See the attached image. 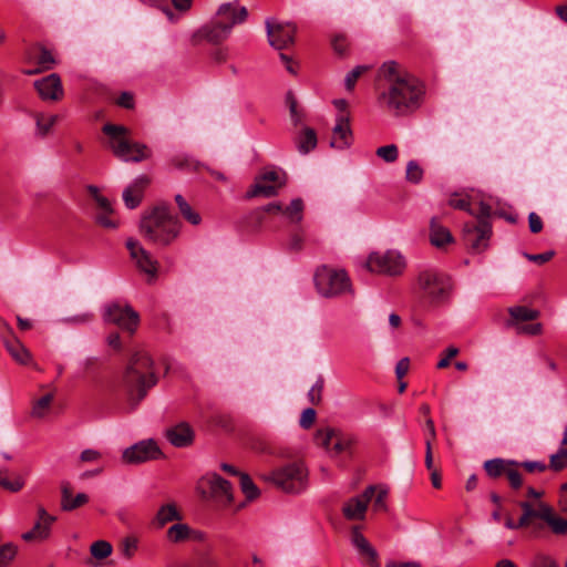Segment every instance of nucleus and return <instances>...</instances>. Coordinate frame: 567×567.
<instances>
[{
    "label": "nucleus",
    "instance_id": "37998d69",
    "mask_svg": "<svg viewBox=\"0 0 567 567\" xmlns=\"http://www.w3.org/2000/svg\"><path fill=\"white\" fill-rule=\"evenodd\" d=\"M336 436L337 433L331 429L319 430L316 434V442L330 452Z\"/></svg>",
    "mask_w": 567,
    "mask_h": 567
},
{
    "label": "nucleus",
    "instance_id": "5701e85b",
    "mask_svg": "<svg viewBox=\"0 0 567 567\" xmlns=\"http://www.w3.org/2000/svg\"><path fill=\"white\" fill-rule=\"evenodd\" d=\"M248 17L246 7L237 8L231 2H226L219 6L217 10V21H227L230 24V31L234 25L244 23Z\"/></svg>",
    "mask_w": 567,
    "mask_h": 567
},
{
    "label": "nucleus",
    "instance_id": "bf43d9fd",
    "mask_svg": "<svg viewBox=\"0 0 567 567\" xmlns=\"http://www.w3.org/2000/svg\"><path fill=\"white\" fill-rule=\"evenodd\" d=\"M555 252L553 250L545 251L543 254H524L525 258L529 261L537 262L539 265L549 261L554 257Z\"/></svg>",
    "mask_w": 567,
    "mask_h": 567
},
{
    "label": "nucleus",
    "instance_id": "f257e3e1",
    "mask_svg": "<svg viewBox=\"0 0 567 567\" xmlns=\"http://www.w3.org/2000/svg\"><path fill=\"white\" fill-rule=\"evenodd\" d=\"M377 101L379 106L393 116H406L421 107L425 96L424 84L403 71L395 61L384 62L379 71Z\"/></svg>",
    "mask_w": 567,
    "mask_h": 567
},
{
    "label": "nucleus",
    "instance_id": "338daca9",
    "mask_svg": "<svg viewBox=\"0 0 567 567\" xmlns=\"http://www.w3.org/2000/svg\"><path fill=\"white\" fill-rule=\"evenodd\" d=\"M332 48H333L336 53H338L340 55L344 54V52L347 50L346 38L342 37V35L334 37L333 40H332Z\"/></svg>",
    "mask_w": 567,
    "mask_h": 567
},
{
    "label": "nucleus",
    "instance_id": "f03ea898",
    "mask_svg": "<svg viewBox=\"0 0 567 567\" xmlns=\"http://www.w3.org/2000/svg\"><path fill=\"white\" fill-rule=\"evenodd\" d=\"M157 383L154 362L145 351H136L126 367L123 386L131 410H135L147 391Z\"/></svg>",
    "mask_w": 567,
    "mask_h": 567
},
{
    "label": "nucleus",
    "instance_id": "a19ab883",
    "mask_svg": "<svg viewBox=\"0 0 567 567\" xmlns=\"http://www.w3.org/2000/svg\"><path fill=\"white\" fill-rule=\"evenodd\" d=\"M549 467L559 472L567 467V449L560 447L555 454L550 455Z\"/></svg>",
    "mask_w": 567,
    "mask_h": 567
},
{
    "label": "nucleus",
    "instance_id": "680f3d73",
    "mask_svg": "<svg viewBox=\"0 0 567 567\" xmlns=\"http://www.w3.org/2000/svg\"><path fill=\"white\" fill-rule=\"evenodd\" d=\"M388 495V492L386 489H383V488H380L377 493V495L374 494L372 499H373V506H374V509L375 511H384L386 508V505H385V497Z\"/></svg>",
    "mask_w": 567,
    "mask_h": 567
},
{
    "label": "nucleus",
    "instance_id": "4c0bfd02",
    "mask_svg": "<svg viewBox=\"0 0 567 567\" xmlns=\"http://www.w3.org/2000/svg\"><path fill=\"white\" fill-rule=\"evenodd\" d=\"M59 116L58 115H44V114H37L35 116V124L38 134L41 136H45L49 134L53 125L58 122Z\"/></svg>",
    "mask_w": 567,
    "mask_h": 567
},
{
    "label": "nucleus",
    "instance_id": "09e8293b",
    "mask_svg": "<svg viewBox=\"0 0 567 567\" xmlns=\"http://www.w3.org/2000/svg\"><path fill=\"white\" fill-rule=\"evenodd\" d=\"M423 177V169L415 161H410L406 165V179L411 183L417 184Z\"/></svg>",
    "mask_w": 567,
    "mask_h": 567
},
{
    "label": "nucleus",
    "instance_id": "bb28decb",
    "mask_svg": "<svg viewBox=\"0 0 567 567\" xmlns=\"http://www.w3.org/2000/svg\"><path fill=\"white\" fill-rule=\"evenodd\" d=\"M295 143L300 154H308L310 151L315 150L318 143L315 130L305 127L295 138Z\"/></svg>",
    "mask_w": 567,
    "mask_h": 567
},
{
    "label": "nucleus",
    "instance_id": "ddd939ff",
    "mask_svg": "<svg viewBox=\"0 0 567 567\" xmlns=\"http://www.w3.org/2000/svg\"><path fill=\"white\" fill-rule=\"evenodd\" d=\"M377 491L373 485L368 486L362 494L349 498L342 506V514L349 520H362L365 517L368 504Z\"/></svg>",
    "mask_w": 567,
    "mask_h": 567
},
{
    "label": "nucleus",
    "instance_id": "423d86ee",
    "mask_svg": "<svg viewBox=\"0 0 567 567\" xmlns=\"http://www.w3.org/2000/svg\"><path fill=\"white\" fill-rule=\"evenodd\" d=\"M266 480L286 493L299 494L308 486V470L302 462H292L275 470Z\"/></svg>",
    "mask_w": 567,
    "mask_h": 567
},
{
    "label": "nucleus",
    "instance_id": "6e6552de",
    "mask_svg": "<svg viewBox=\"0 0 567 567\" xmlns=\"http://www.w3.org/2000/svg\"><path fill=\"white\" fill-rule=\"evenodd\" d=\"M318 292L323 297H337L351 290L350 279L342 269L322 266L315 274Z\"/></svg>",
    "mask_w": 567,
    "mask_h": 567
},
{
    "label": "nucleus",
    "instance_id": "4be33fe9",
    "mask_svg": "<svg viewBox=\"0 0 567 567\" xmlns=\"http://www.w3.org/2000/svg\"><path fill=\"white\" fill-rule=\"evenodd\" d=\"M351 540L359 554L364 558V563L370 567H380L378 553L361 534L359 527L352 528Z\"/></svg>",
    "mask_w": 567,
    "mask_h": 567
},
{
    "label": "nucleus",
    "instance_id": "0e129e2a",
    "mask_svg": "<svg viewBox=\"0 0 567 567\" xmlns=\"http://www.w3.org/2000/svg\"><path fill=\"white\" fill-rule=\"evenodd\" d=\"M111 213L101 212L96 215V221L101 226L110 229H114L117 227V224L110 218Z\"/></svg>",
    "mask_w": 567,
    "mask_h": 567
},
{
    "label": "nucleus",
    "instance_id": "5fc2aeb1",
    "mask_svg": "<svg viewBox=\"0 0 567 567\" xmlns=\"http://www.w3.org/2000/svg\"><path fill=\"white\" fill-rule=\"evenodd\" d=\"M543 326L539 322L536 323H527V324H517L516 331L522 334L537 336L542 332Z\"/></svg>",
    "mask_w": 567,
    "mask_h": 567
},
{
    "label": "nucleus",
    "instance_id": "b1692460",
    "mask_svg": "<svg viewBox=\"0 0 567 567\" xmlns=\"http://www.w3.org/2000/svg\"><path fill=\"white\" fill-rule=\"evenodd\" d=\"M519 507L523 511L522 516L518 519V525L528 526L534 518H540L546 522L550 511V506L539 502L537 507H534L529 502H520Z\"/></svg>",
    "mask_w": 567,
    "mask_h": 567
},
{
    "label": "nucleus",
    "instance_id": "a878e982",
    "mask_svg": "<svg viewBox=\"0 0 567 567\" xmlns=\"http://www.w3.org/2000/svg\"><path fill=\"white\" fill-rule=\"evenodd\" d=\"M89 502V496L84 493H79L76 496L72 495V488L69 483H63L61 486V507L65 512H71L78 507L83 506Z\"/></svg>",
    "mask_w": 567,
    "mask_h": 567
},
{
    "label": "nucleus",
    "instance_id": "f8f14e48",
    "mask_svg": "<svg viewBox=\"0 0 567 567\" xmlns=\"http://www.w3.org/2000/svg\"><path fill=\"white\" fill-rule=\"evenodd\" d=\"M163 456L161 449L152 439L140 441L125 449L122 458L127 464H141Z\"/></svg>",
    "mask_w": 567,
    "mask_h": 567
},
{
    "label": "nucleus",
    "instance_id": "6ab92c4d",
    "mask_svg": "<svg viewBox=\"0 0 567 567\" xmlns=\"http://www.w3.org/2000/svg\"><path fill=\"white\" fill-rule=\"evenodd\" d=\"M150 183L148 176L140 175L123 190L122 198L126 208L134 209L141 204L144 190Z\"/></svg>",
    "mask_w": 567,
    "mask_h": 567
},
{
    "label": "nucleus",
    "instance_id": "c85d7f7f",
    "mask_svg": "<svg viewBox=\"0 0 567 567\" xmlns=\"http://www.w3.org/2000/svg\"><path fill=\"white\" fill-rule=\"evenodd\" d=\"M430 239L432 245L443 247L445 244L451 243L453 237L447 228L440 225L435 218H432Z\"/></svg>",
    "mask_w": 567,
    "mask_h": 567
},
{
    "label": "nucleus",
    "instance_id": "e433bc0d",
    "mask_svg": "<svg viewBox=\"0 0 567 567\" xmlns=\"http://www.w3.org/2000/svg\"><path fill=\"white\" fill-rule=\"evenodd\" d=\"M138 549V538L136 536L130 535L122 539L118 550L121 555L126 559H132Z\"/></svg>",
    "mask_w": 567,
    "mask_h": 567
},
{
    "label": "nucleus",
    "instance_id": "4468645a",
    "mask_svg": "<svg viewBox=\"0 0 567 567\" xmlns=\"http://www.w3.org/2000/svg\"><path fill=\"white\" fill-rule=\"evenodd\" d=\"M269 44L276 50H284L295 41L296 27L291 23H272L266 21Z\"/></svg>",
    "mask_w": 567,
    "mask_h": 567
},
{
    "label": "nucleus",
    "instance_id": "72a5a7b5",
    "mask_svg": "<svg viewBox=\"0 0 567 567\" xmlns=\"http://www.w3.org/2000/svg\"><path fill=\"white\" fill-rule=\"evenodd\" d=\"M193 530L187 524L177 523L167 529V538L172 543H182L190 537Z\"/></svg>",
    "mask_w": 567,
    "mask_h": 567
},
{
    "label": "nucleus",
    "instance_id": "473e14b6",
    "mask_svg": "<svg viewBox=\"0 0 567 567\" xmlns=\"http://www.w3.org/2000/svg\"><path fill=\"white\" fill-rule=\"evenodd\" d=\"M51 525H47L44 522L37 520L33 528L22 534V539L25 542H32L35 539L42 540L50 536Z\"/></svg>",
    "mask_w": 567,
    "mask_h": 567
},
{
    "label": "nucleus",
    "instance_id": "58836bf2",
    "mask_svg": "<svg viewBox=\"0 0 567 567\" xmlns=\"http://www.w3.org/2000/svg\"><path fill=\"white\" fill-rule=\"evenodd\" d=\"M240 488L247 501H254L259 496V488L248 474H240Z\"/></svg>",
    "mask_w": 567,
    "mask_h": 567
},
{
    "label": "nucleus",
    "instance_id": "49530a36",
    "mask_svg": "<svg viewBox=\"0 0 567 567\" xmlns=\"http://www.w3.org/2000/svg\"><path fill=\"white\" fill-rule=\"evenodd\" d=\"M368 70L369 66L367 65H358L353 70H351L344 79L346 89L348 91H352L355 86L358 79Z\"/></svg>",
    "mask_w": 567,
    "mask_h": 567
},
{
    "label": "nucleus",
    "instance_id": "f704fd0d",
    "mask_svg": "<svg viewBox=\"0 0 567 567\" xmlns=\"http://www.w3.org/2000/svg\"><path fill=\"white\" fill-rule=\"evenodd\" d=\"M30 59L44 71L52 69L55 64L52 52L42 47L37 49Z\"/></svg>",
    "mask_w": 567,
    "mask_h": 567
},
{
    "label": "nucleus",
    "instance_id": "39448f33",
    "mask_svg": "<svg viewBox=\"0 0 567 567\" xmlns=\"http://www.w3.org/2000/svg\"><path fill=\"white\" fill-rule=\"evenodd\" d=\"M109 137V146L114 156L123 162L140 163L152 156L147 145L130 140V131L123 125L107 123L102 128Z\"/></svg>",
    "mask_w": 567,
    "mask_h": 567
},
{
    "label": "nucleus",
    "instance_id": "c9c22d12",
    "mask_svg": "<svg viewBox=\"0 0 567 567\" xmlns=\"http://www.w3.org/2000/svg\"><path fill=\"white\" fill-rule=\"evenodd\" d=\"M513 320L516 321H532L539 317V311L524 306H516L508 309Z\"/></svg>",
    "mask_w": 567,
    "mask_h": 567
},
{
    "label": "nucleus",
    "instance_id": "aec40b11",
    "mask_svg": "<svg viewBox=\"0 0 567 567\" xmlns=\"http://www.w3.org/2000/svg\"><path fill=\"white\" fill-rule=\"evenodd\" d=\"M34 87L43 100L56 101L63 96L61 79L56 73L35 81Z\"/></svg>",
    "mask_w": 567,
    "mask_h": 567
},
{
    "label": "nucleus",
    "instance_id": "9b49d317",
    "mask_svg": "<svg viewBox=\"0 0 567 567\" xmlns=\"http://www.w3.org/2000/svg\"><path fill=\"white\" fill-rule=\"evenodd\" d=\"M285 184V174L277 169H268L261 173L255 184L248 190V197L264 196L272 197L277 195L278 189Z\"/></svg>",
    "mask_w": 567,
    "mask_h": 567
},
{
    "label": "nucleus",
    "instance_id": "e2e57ef3",
    "mask_svg": "<svg viewBox=\"0 0 567 567\" xmlns=\"http://www.w3.org/2000/svg\"><path fill=\"white\" fill-rule=\"evenodd\" d=\"M458 354V349L455 347H449L445 350V357L437 362L439 369H444L450 365V360Z\"/></svg>",
    "mask_w": 567,
    "mask_h": 567
},
{
    "label": "nucleus",
    "instance_id": "13d9d810",
    "mask_svg": "<svg viewBox=\"0 0 567 567\" xmlns=\"http://www.w3.org/2000/svg\"><path fill=\"white\" fill-rule=\"evenodd\" d=\"M172 163L177 168H198V163H195L193 159H190L187 156H176L172 159Z\"/></svg>",
    "mask_w": 567,
    "mask_h": 567
},
{
    "label": "nucleus",
    "instance_id": "c756f323",
    "mask_svg": "<svg viewBox=\"0 0 567 567\" xmlns=\"http://www.w3.org/2000/svg\"><path fill=\"white\" fill-rule=\"evenodd\" d=\"M514 464H517V461L493 458L484 463V470L489 477L497 478L505 475L508 466H514Z\"/></svg>",
    "mask_w": 567,
    "mask_h": 567
},
{
    "label": "nucleus",
    "instance_id": "3c124183",
    "mask_svg": "<svg viewBox=\"0 0 567 567\" xmlns=\"http://www.w3.org/2000/svg\"><path fill=\"white\" fill-rule=\"evenodd\" d=\"M514 466L522 467L528 473H543L548 467L544 462L540 461L517 462V464H514Z\"/></svg>",
    "mask_w": 567,
    "mask_h": 567
},
{
    "label": "nucleus",
    "instance_id": "9d476101",
    "mask_svg": "<svg viewBox=\"0 0 567 567\" xmlns=\"http://www.w3.org/2000/svg\"><path fill=\"white\" fill-rule=\"evenodd\" d=\"M365 267L371 272L398 276L401 275L405 268L403 256L395 250H388L384 252L370 254Z\"/></svg>",
    "mask_w": 567,
    "mask_h": 567
},
{
    "label": "nucleus",
    "instance_id": "8fccbe9b",
    "mask_svg": "<svg viewBox=\"0 0 567 567\" xmlns=\"http://www.w3.org/2000/svg\"><path fill=\"white\" fill-rule=\"evenodd\" d=\"M324 380L322 377H319L315 384L308 392V399L313 404L317 405L321 402V394L323 391Z\"/></svg>",
    "mask_w": 567,
    "mask_h": 567
},
{
    "label": "nucleus",
    "instance_id": "a211bd4d",
    "mask_svg": "<svg viewBox=\"0 0 567 567\" xmlns=\"http://www.w3.org/2000/svg\"><path fill=\"white\" fill-rule=\"evenodd\" d=\"M352 143V131L350 128L349 116L341 113L337 116V123L332 130L330 146L337 150H344Z\"/></svg>",
    "mask_w": 567,
    "mask_h": 567
},
{
    "label": "nucleus",
    "instance_id": "4d7b16f0",
    "mask_svg": "<svg viewBox=\"0 0 567 567\" xmlns=\"http://www.w3.org/2000/svg\"><path fill=\"white\" fill-rule=\"evenodd\" d=\"M316 420V411L312 408H308L302 411L299 424L302 429H309L312 426Z\"/></svg>",
    "mask_w": 567,
    "mask_h": 567
},
{
    "label": "nucleus",
    "instance_id": "f3484780",
    "mask_svg": "<svg viewBox=\"0 0 567 567\" xmlns=\"http://www.w3.org/2000/svg\"><path fill=\"white\" fill-rule=\"evenodd\" d=\"M126 248L130 251L132 259L135 260L138 269L147 275L155 276L157 272V262L151 257L137 240L127 239Z\"/></svg>",
    "mask_w": 567,
    "mask_h": 567
},
{
    "label": "nucleus",
    "instance_id": "603ef678",
    "mask_svg": "<svg viewBox=\"0 0 567 567\" xmlns=\"http://www.w3.org/2000/svg\"><path fill=\"white\" fill-rule=\"evenodd\" d=\"M506 477L512 488L517 489L523 485V478L516 466H508Z\"/></svg>",
    "mask_w": 567,
    "mask_h": 567
},
{
    "label": "nucleus",
    "instance_id": "1a4fd4ad",
    "mask_svg": "<svg viewBox=\"0 0 567 567\" xmlns=\"http://www.w3.org/2000/svg\"><path fill=\"white\" fill-rule=\"evenodd\" d=\"M103 319L131 334L140 324V315L130 305L118 301L110 302L104 307Z\"/></svg>",
    "mask_w": 567,
    "mask_h": 567
},
{
    "label": "nucleus",
    "instance_id": "2f4dec72",
    "mask_svg": "<svg viewBox=\"0 0 567 567\" xmlns=\"http://www.w3.org/2000/svg\"><path fill=\"white\" fill-rule=\"evenodd\" d=\"M303 202L300 198H295L291 203L282 208L281 214L291 223L298 224L302 220Z\"/></svg>",
    "mask_w": 567,
    "mask_h": 567
},
{
    "label": "nucleus",
    "instance_id": "774afa93",
    "mask_svg": "<svg viewBox=\"0 0 567 567\" xmlns=\"http://www.w3.org/2000/svg\"><path fill=\"white\" fill-rule=\"evenodd\" d=\"M101 457V453L93 449H86L81 452L80 460L82 462H95Z\"/></svg>",
    "mask_w": 567,
    "mask_h": 567
},
{
    "label": "nucleus",
    "instance_id": "052dcab7",
    "mask_svg": "<svg viewBox=\"0 0 567 567\" xmlns=\"http://www.w3.org/2000/svg\"><path fill=\"white\" fill-rule=\"evenodd\" d=\"M528 226L530 233L538 234L543 229V220L536 213L532 212L528 215Z\"/></svg>",
    "mask_w": 567,
    "mask_h": 567
},
{
    "label": "nucleus",
    "instance_id": "412c9836",
    "mask_svg": "<svg viewBox=\"0 0 567 567\" xmlns=\"http://www.w3.org/2000/svg\"><path fill=\"white\" fill-rule=\"evenodd\" d=\"M194 437V430L187 422H181L166 430V439L175 447L189 446Z\"/></svg>",
    "mask_w": 567,
    "mask_h": 567
},
{
    "label": "nucleus",
    "instance_id": "2eb2a0df",
    "mask_svg": "<svg viewBox=\"0 0 567 567\" xmlns=\"http://www.w3.org/2000/svg\"><path fill=\"white\" fill-rule=\"evenodd\" d=\"M6 333L2 334V341L7 351L10 353L12 359L22 365H28L32 361L30 351L14 334L12 328L8 323H3Z\"/></svg>",
    "mask_w": 567,
    "mask_h": 567
},
{
    "label": "nucleus",
    "instance_id": "c03bdc74",
    "mask_svg": "<svg viewBox=\"0 0 567 567\" xmlns=\"http://www.w3.org/2000/svg\"><path fill=\"white\" fill-rule=\"evenodd\" d=\"M351 445H352V440L350 437H347V436H343V435H340L337 433V436L334 437L330 453H331V455L337 456L343 452L349 451Z\"/></svg>",
    "mask_w": 567,
    "mask_h": 567
},
{
    "label": "nucleus",
    "instance_id": "864d4df0",
    "mask_svg": "<svg viewBox=\"0 0 567 567\" xmlns=\"http://www.w3.org/2000/svg\"><path fill=\"white\" fill-rule=\"evenodd\" d=\"M179 212H181L182 216L192 225H198L202 220L199 214L194 212L188 203L183 204Z\"/></svg>",
    "mask_w": 567,
    "mask_h": 567
},
{
    "label": "nucleus",
    "instance_id": "0eeeda50",
    "mask_svg": "<svg viewBox=\"0 0 567 567\" xmlns=\"http://www.w3.org/2000/svg\"><path fill=\"white\" fill-rule=\"evenodd\" d=\"M451 287L450 277L434 269L423 270L417 276L420 295L432 305L443 302L449 297Z\"/></svg>",
    "mask_w": 567,
    "mask_h": 567
},
{
    "label": "nucleus",
    "instance_id": "ea45409f",
    "mask_svg": "<svg viewBox=\"0 0 567 567\" xmlns=\"http://www.w3.org/2000/svg\"><path fill=\"white\" fill-rule=\"evenodd\" d=\"M113 547L106 540H96L90 547L91 555L96 559H105L112 554Z\"/></svg>",
    "mask_w": 567,
    "mask_h": 567
},
{
    "label": "nucleus",
    "instance_id": "79ce46f5",
    "mask_svg": "<svg viewBox=\"0 0 567 567\" xmlns=\"http://www.w3.org/2000/svg\"><path fill=\"white\" fill-rule=\"evenodd\" d=\"M546 523L550 526L555 534L564 535L567 533V519L555 516L551 507Z\"/></svg>",
    "mask_w": 567,
    "mask_h": 567
},
{
    "label": "nucleus",
    "instance_id": "393cba45",
    "mask_svg": "<svg viewBox=\"0 0 567 567\" xmlns=\"http://www.w3.org/2000/svg\"><path fill=\"white\" fill-rule=\"evenodd\" d=\"M230 33V24L227 21H216L213 25L199 30L198 35L210 43L217 44L226 40Z\"/></svg>",
    "mask_w": 567,
    "mask_h": 567
},
{
    "label": "nucleus",
    "instance_id": "69168bd1",
    "mask_svg": "<svg viewBox=\"0 0 567 567\" xmlns=\"http://www.w3.org/2000/svg\"><path fill=\"white\" fill-rule=\"evenodd\" d=\"M117 105L124 109H133L134 97L130 92H123L116 100Z\"/></svg>",
    "mask_w": 567,
    "mask_h": 567
},
{
    "label": "nucleus",
    "instance_id": "dca6fc26",
    "mask_svg": "<svg viewBox=\"0 0 567 567\" xmlns=\"http://www.w3.org/2000/svg\"><path fill=\"white\" fill-rule=\"evenodd\" d=\"M205 481L209 486V498L223 506H227L233 503V488L228 481L224 480L218 474L208 475Z\"/></svg>",
    "mask_w": 567,
    "mask_h": 567
},
{
    "label": "nucleus",
    "instance_id": "7ed1b4c3",
    "mask_svg": "<svg viewBox=\"0 0 567 567\" xmlns=\"http://www.w3.org/2000/svg\"><path fill=\"white\" fill-rule=\"evenodd\" d=\"M450 205L453 208L467 212L476 218V221L466 223L463 228L465 244L474 251L480 252L487 247L492 234L489 217L492 208L488 204L480 202L477 208H473L466 198H451Z\"/></svg>",
    "mask_w": 567,
    "mask_h": 567
},
{
    "label": "nucleus",
    "instance_id": "7c9ffc66",
    "mask_svg": "<svg viewBox=\"0 0 567 567\" xmlns=\"http://www.w3.org/2000/svg\"><path fill=\"white\" fill-rule=\"evenodd\" d=\"M53 400H54L53 393H47L43 396H41L40 399L35 400L32 405L31 416L35 417V419L45 417L51 410Z\"/></svg>",
    "mask_w": 567,
    "mask_h": 567
},
{
    "label": "nucleus",
    "instance_id": "cd10ccee",
    "mask_svg": "<svg viewBox=\"0 0 567 567\" xmlns=\"http://www.w3.org/2000/svg\"><path fill=\"white\" fill-rule=\"evenodd\" d=\"M181 519H182V516H181L176 505L169 503V504H165L159 507L153 522H154V524L157 525V527L161 528L173 520H181Z\"/></svg>",
    "mask_w": 567,
    "mask_h": 567
},
{
    "label": "nucleus",
    "instance_id": "6e6d98bb",
    "mask_svg": "<svg viewBox=\"0 0 567 567\" xmlns=\"http://www.w3.org/2000/svg\"><path fill=\"white\" fill-rule=\"evenodd\" d=\"M529 567H558V565L551 557L539 554L530 561Z\"/></svg>",
    "mask_w": 567,
    "mask_h": 567
},
{
    "label": "nucleus",
    "instance_id": "de8ad7c7",
    "mask_svg": "<svg viewBox=\"0 0 567 567\" xmlns=\"http://www.w3.org/2000/svg\"><path fill=\"white\" fill-rule=\"evenodd\" d=\"M375 153L380 158H382L386 163L395 162L399 155L398 147L394 144L381 146L377 150Z\"/></svg>",
    "mask_w": 567,
    "mask_h": 567
},
{
    "label": "nucleus",
    "instance_id": "20e7f679",
    "mask_svg": "<svg viewBox=\"0 0 567 567\" xmlns=\"http://www.w3.org/2000/svg\"><path fill=\"white\" fill-rule=\"evenodd\" d=\"M181 223L165 205L156 206L141 220V234L151 243L166 246L179 234Z\"/></svg>",
    "mask_w": 567,
    "mask_h": 567
},
{
    "label": "nucleus",
    "instance_id": "a18cd8bd",
    "mask_svg": "<svg viewBox=\"0 0 567 567\" xmlns=\"http://www.w3.org/2000/svg\"><path fill=\"white\" fill-rule=\"evenodd\" d=\"M17 555V547L11 544H4L0 547V567H8Z\"/></svg>",
    "mask_w": 567,
    "mask_h": 567
}]
</instances>
